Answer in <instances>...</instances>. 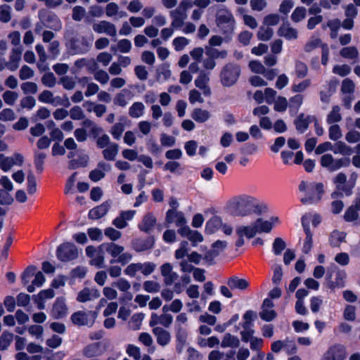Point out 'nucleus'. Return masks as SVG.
I'll return each instance as SVG.
<instances>
[{
	"instance_id": "nucleus-1",
	"label": "nucleus",
	"mask_w": 360,
	"mask_h": 360,
	"mask_svg": "<svg viewBox=\"0 0 360 360\" xmlns=\"http://www.w3.org/2000/svg\"><path fill=\"white\" fill-rule=\"evenodd\" d=\"M299 191L304 192L306 196L300 201L304 205L316 204L321 201L324 194V185L321 182H310L302 181L299 184Z\"/></svg>"
},
{
	"instance_id": "nucleus-2",
	"label": "nucleus",
	"mask_w": 360,
	"mask_h": 360,
	"mask_svg": "<svg viewBox=\"0 0 360 360\" xmlns=\"http://www.w3.org/2000/svg\"><path fill=\"white\" fill-rule=\"evenodd\" d=\"M357 177V174L353 172L351 174L349 181H347V176L345 173H338L333 179V183L335 185L336 191L332 193V198L343 197L342 193L346 196H350L353 193L352 190L355 186Z\"/></svg>"
},
{
	"instance_id": "nucleus-3",
	"label": "nucleus",
	"mask_w": 360,
	"mask_h": 360,
	"mask_svg": "<svg viewBox=\"0 0 360 360\" xmlns=\"http://www.w3.org/2000/svg\"><path fill=\"white\" fill-rule=\"evenodd\" d=\"M216 24L226 41L231 39L235 26L233 14L227 9L221 11L216 15Z\"/></svg>"
},
{
	"instance_id": "nucleus-4",
	"label": "nucleus",
	"mask_w": 360,
	"mask_h": 360,
	"mask_svg": "<svg viewBox=\"0 0 360 360\" xmlns=\"http://www.w3.org/2000/svg\"><path fill=\"white\" fill-rule=\"evenodd\" d=\"M241 73L240 66L234 63H228L224 65L219 78L221 84L224 87H231L235 85Z\"/></svg>"
},
{
	"instance_id": "nucleus-5",
	"label": "nucleus",
	"mask_w": 360,
	"mask_h": 360,
	"mask_svg": "<svg viewBox=\"0 0 360 360\" xmlns=\"http://www.w3.org/2000/svg\"><path fill=\"white\" fill-rule=\"evenodd\" d=\"M255 198L245 196L240 198L231 205V214L235 217H245L252 213Z\"/></svg>"
},
{
	"instance_id": "nucleus-6",
	"label": "nucleus",
	"mask_w": 360,
	"mask_h": 360,
	"mask_svg": "<svg viewBox=\"0 0 360 360\" xmlns=\"http://www.w3.org/2000/svg\"><path fill=\"white\" fill-rule=\"evenodd\" d=\"M92 39L89 41L85 37H72L67 46L73 51V54H84L88 52L92 45Z\"/></svg>"
},
{
	"instance_id": "nucleus-7",
	"label": "nucleus",
	"mask_w": 360,
	"mask_h": 360,
	"mask_svg": "<svg viewBox=\"0 0 360 360\" xmlns=\"http://www.w3.org/2000/svg\"><path fill=\"white\" fill-rule=\"evenodd\" d=\"M97 317V313L93 311H78L71 316L72 323L77 326H92Z\"/></svg>"
},
{
	"instance_id": "nucleus-8",
	"label": "nucleus",
	"mask_w": 360,
	"mask_h": 360,
	"mask_svg": "<svg viewBox=\"0 0 360 360\" xmlns=\"http://www.w3.org/2000/svg\"><path fill=\"white\" fill-rule=\"evenodd\" d=\"M258 230L256 229L255 224L252 226H240L236 229V233L238 237L235 242L236 248H241L245 244L244 237L250 239L255 237Z\"/></svg>"
},
{
	"instance_id": "nucleus-9",
	"label": "nucleus",
	"mask_w": 360,
	"mask_h": 360,
	"mask_svg": "<svg viewBox=\"0 0 360 360\" xmlns=\"http://www.w3.org/2000/svg\"><path fill=\"white\" fill-rule=\"evenodd\" d=\"M155 269V265L151 262L131 264L124 269V273L131 277L135 276L137 271L148 276L153 273Z\"/></svg>"
},
{
	"instance_id": "nucleus-10",
	"label": "nucleus",
	"mask_w": 360,
	"mask_h": 360,
	"mask_svg": "<svg viewBox=\"0 0 360 360\" xmlns=\"http://www.w3.org/2000/svg\"><path fill=\"white\" fill-rule=\"evenodd\" d=\"M346 348L342 345H334L328 348L321 360H345Z\"/></svg>"
},
{
	"instance_id": "nucleus-11",
	"label": "nucleus",
	"mask_w": 360,
	"mask_h": 360,
	"mask_svg": "<svg viewBox=\"0 0 360 360\" xmlns=\"http://www.w3.org/2000/svg\"><path fill=\"white\" fill-rule=\"evenodd\" d=\"M39 18L44 22V25L51 30L58 31L61 29L62 24L60 18L53 12L46 13L41 15L39 12Z\"/></svg>"
},
{
	"instance_id": "nucleus-12",
	"label": "nucleus",
	"mask_w": 360,
	"mask_h": 360,
	"mask_svg": "<svg viewBox=\"0 0 360 360\" xmlns=\"http://www.w3.org/2000/svg\"><path fill=\"white\" fill-rule=\"evenodd\" d=\"M112 201L111 200H108L101 203L99 205L94 207L91 209L88 213V217L92 220H96L104 217L108 212Z\"/></svg>"
},
{
	"instance_id": "nucleus-13",
	"label": "nucleus",
	"mask_w": 360,
	"mask_h": 360,
	"mask_svg": "<svg viewBox=\"0 0 360 360\" xmlns=\"http://www.w3.org/2000/svg\"><path fill=\"white\" fill-rule=\"evenodd\" d=\"M152 331L159 345L166 347L171 342V333L166 329L156 326L153 328Z\"/></svg>"
},
{
	"instance_id": "nucleus-14",
	"label": "nucleus",
	"mask_w": 360,
	"mask_h": 360,
	"mask_svg": "<svg viewBox=\"0 0 360 360\" xmlns=\"http://www.w3.org/2000/svg\"><path fill=\"white\" fill-rule=\"evenodd\" d=\"M86 255L91 258L90 264L98 268H103L104 252L103 249H86Z\"/></svg>"
},
{
	"instance_id": "nucleus-15",
	"label": "nucleus",
	"mask_w": 360,
	"mask_h": 360,
	"mask_svg": "<svg viewBox=\"0 0 360 360\" xmlns=\"http://www.w3.org/2000/svg\"><path fill=\"white\" fill-rule=\"evenodd\" d=\"M68 314V307L63 297H58L55 301L51 312L53 319H60L65 317Z\"/></svg>"
},
{
	"instance_id": "nucleus-16",
	"label": "nucleus",
	"mask_w": 360,
	"mask_h": 360,
	"mask_svg": "<svg viewBox=\"0 0 360 360\" xmlns=\"http://www.w3.org/2000/svg\"><path fill=\"white\" fill-rule=\"evenodd\" d=\"M101 295L99 290L95 288H84L79 292L77 300L79 302H86L98 299Z\"/></svg>"
},
{
	"instance_id": "nucleus-17",
	"label": "nucleus",
	"mask_w": 360,
	"mask_h": 360,
	"mask_svg": "<svg viewBox=\"0 0 360 360\" xmlns=\"http://www.w3.org/2000/svg\"><path fill=\"white\" fill-rule=\"evenodd\" d=\"M156 223L157 219L153 213L148 212L143 216L142 221L139 224L138 227L140 231L149 233L155 228Z\"/></svg>"
},
{
	"instance_id": "nucleus-18",
	"label": "nucleus",
	"mask_w": 360,
	"mask_h": 360,
	"mask_svg": "<svg viewBox=\"0 0 360 360\" xmlns=\"http://www.w3.org/2000/svg\"><path fill=\"white\" fill-rule=\"evenodd\" d=\"M314 120H315V116L307 115L304 117V114L301 112L294 120V124L299 132L304 133L309 128V124Z\"/></svg>"
},
{
	"instance_id": "nucleus-19",
	"label": "nucleus",
	"mask_w": 360,
	"mask_h": 360,
	"mask_svg": "<svg viewBox=\"0 0 360 360\" xmlns=\"http://www.w3.org/2000/svg\"><path fill=\"white\" fill-rule=\"evenodd\" d=\"M175 338H176V352L180 354L184 350L186 345L188 333L184 327H179L175 328Z\"/></svg>"
},
{
	"instance_id": "nucleus-20",
	"label": "nucleus",
	"mask_w": 360,
	"mask_h": 360,
	"mask_svg": "<svg viewBox=\"0 0 360 360\" xmlns=\"http://www.w3.org/2000/svg\"><path fill=\"white\" fill-rule=\"evenodd\" d=\"M112 257L110 263H121L125 264L131 259V255L128 252H123V249H108Z\"/></svg>"
},
{
	"instance_id": "nucleus-21",
	"label": "nucleus",
	"mask_w": 360,
	"mask_h": 360,
	"mask_svg": "<svg viewBox=\"0 0 360 360\" xmlns=\"http://www.w3.org/2000/svg\"><path fill=\"white\" fill-rule=\"evenodd\" d=\"M93 29L97 33L105 32L111 37H115L117 34L115 25L105 20L101 21L98 24H94Z\"/></svg>"
},
{
	"instance_id": "nucleus-22",
	"label": "nucleus",
	"mask_w": 360,
	"mask_h": 360,
	"mask_svg": "<svg viewBox=\"0 0 360 360\" xmlns=\"http://www.w3.org/2000/svg\"><path fill=\"white\" fill-rule=\"evenodd\" d=\"M175 257L178 259L186 257L191 262L198 264L201 259H203V252L201 254H198L196 252L189 253L188 249H177L175 252Z\"/></svg>"
},
{
	"instance_id": "nucleus-23",
	"label": "nucleus",
	"mask_w": 360,
	"mask_h": 360,
	"mask_svg": "<svg viewBox=\"0 0 360 360\" xmlns=\"http://www.w3.org/2000/svg\"><path fill=\"white\" fill-rule=\"evenodd\" d=\"M77 249H57L56 256L63 262L72 261L78 257Z\"/></svg>"
},
{
	"instance_id": "nucleus-24",
	"label": "nucleus",
	"mask_w": 360,
	"mask_h": 360,
	"mask_svg": "<svg viewBox=\"0 0 360 360\" xmlns=\"http://www.w3.org/2000/svg\"><path fill=\"white\" fill-rule=\"evenodd\" d=\"M227 285L231 290H245L249 286V282L245 278H240L233 276L230 277L226 282Z\"/></svg>"
},
{
	"instance_id": "nucleus-25",
	"label": "nucleus",
	"mask_w": 360,
	"mask_h": 360,
	"mask_svg": "<svg viewBox=\"0 0 360 360\" xmlns=\"http://www.w3.org/2000/svg\"><path fill=\"white\" fill-rule=\"evenodd\" d=\"M113 288H117L120 291L124 293V300H131L133 298V295L129 292L131 288L130 283L123 278H120L112 283Z\"/></svg>"
},
{
	"instance_id": "nucleus-26",
	"label": "nucleus",
	"mask_w": 360,
	"mask_h": 360,
	"mask_svg": "<svg viewBox=\"0 0 360 360\" xmlns=\"http://www.w3.org/2000/svg\"><path fill=\"white\" fill-rule=\"evenodd\" d=\"M221 226V217L217 215H214L206 222L205 233L206 234H213L216 233Z\"/></svg>"
},
{
	"instance_id": "nucleus-27",
	"label": "nucleus",
	"mask_w": 360,
	"mask_h": 360,
	"mask_svg": "<svg viewBox=\"0 0 360 360\" xmlns=\"http://www.w3.org/2000/svg\"><path fill=\"white\" fill-rule=\"evenodd\" d=\"M22 50L20 48L13 49L10 56L9 62L7 63L6 67L11 71H15L19 66V62L21 59Z\"/></svg>"
},
{
	"instance_id": "nucleus-28",
	"label": "nucleus",
	"mask_w": 360,
	"mask_h": 360,
	"mask_svg": "<svg viewBox=\"0 0 360 360\" xmlns=\"http://www.w3.org/2000/svg\"><path fill=\"white\" fill-rule=\"evenodd\" d=\"M278 34L281 37H284L286 39H295L297 38V30L289 26L288 24L287 26L285 25H281L278 30Z\"/></svg>"
},
{
	"instance_id": "nucleus-29",
	"label": "nucleus",
	"mask_w": 360,
	"mask_h": 360,
	"mask_svg": "<svg viewBox=\"0 0 360 360\" xmlns=\"http://www.w3.org/2000/svg\"><path fill=\"white\" fill-rule=\"evenodd\" d=\"M346 237V233L343 231H340L338 230L333 231L330 233V243L333 248H338L340 244L345 240Z\"/></svg>"
},
{
	"instance_id": "nucleus-30",
	"label": "nucleus",
	"mask_w": 360,
	"mask_h": 360,
	"mask_svg": "<svg viewBox=\"0 0 360 360\" xmlns=\"http://www.w3.org/2000/svg\"><path fill=\"white\" fill-rule=\"evenodd\" d=\"M257 233H269L273 229V223L264 220L262 218H258L254 222Z\"/></svg>"
},
{
	"instance_id": "nucleus-31",
	"label": "nucleus",
	"mask_w": 360,
	"mask_h": 360,
	"mask_svg": "<svg viewBox=\"0 0 360 360\" xmlns=\"http://www.w3.org/2000/svg\"><path fill=\"white\" fill-rule=\"evenodd\" d=\"M239 339L231 333H226L221 343V346L224 348H236L239 346Z\"/></svg>"
},
{
	"instance_id": "nucleus-32",
	"label": "nucleus",
	"mask_w": 360,
	"mask_h": 360,
	"mask_svg": "<svg viewBox=\"0 0 360 360\" xmlns=\"http://www.w3.org/2000/svg\"><path fill=\"white\" fill-rule=\"evenodd\" d=\"M210 112L207 110L202 108H195L191 114L192 118L199 123H203L210 118Z\"/></svg>"
},
{
	"instance_id": "nucleus-33",
	"label": "nucleus",
	"mask_w": 360,
	"mask_h": 360,
	"mask_svg": "<svg viewBox=\"0 0 360 360\" xmlns=\"http://www.w3.org/2000/svg\"><path fill=\"white\" fill-rule=\"evenodd\" d=\"M89 162V156L87 155H79L78 159H72L69 161L68 168L70 169H76L77 168L85 167Z\"/></svg>"
},
{
	"instance_id": "nucleus-34",
	"label": "nucleus",
	"mask_w": 360,
	"mask_h": 360,
	"mask_svg": "<svg viewBox=\"0 0 360 360\" xmlns=\"http://www.w3.org/2000/svg\"><path fill=\"white\" fill-rule=\"evenodd\" d=\"M218 257H221L220 249H203V259L209 264H212Z\"/></svg>"
},
{
	"instance_id": "nucleus-35",
	"label": "nucleus",
	"mask_w": 360,
	"mask_h": 360,
	"mask_svg": "<svg viewBox=\"0 0 360 360\" xmlns=\"http://www.w3.org/2000/svg\"><path fill=\"white\" fill-rule=\"evenodd\" d=\"M170 16L172 18V26L174 28H179L184 25V20L186 15H182L179 9H175L170 11Z\"/></svg>"
},
{
	"instance_id": "nucleus-36",
	"label": "nucleus",
	"mask_w": 360,
	"mask_h": 360,
	"mask_svg": "<svg viewBox=\"0 0 360 360\" xmlns=\"http://www.w3.org/2000/svg\"><path fill=\"white\" fill-rule=\"evenodd\" d=\"M100 354V345L98 342L90 344L83 349V354L88 358L97 356Z\"/></svg>"
},
{
	"instance_id": "nucleus-37",
	"label": "nucleus",
	"mask_w": 360,
	"mask_h": 360,
	"mask_svg": "<svg viewBox=\"0 0 360 360\" xmlns=\"http://www.w3.org/2000/svg\"><path fill=\"white\" fill-rule=\"evenodd\" d=\"M46 281L44 275L41 272L38 271L35 274L34 279L32 281V284L27 285V290L29 292H32L35 290V287L39 288L42 286Z\"/></svg>"
},
{
	"instance_id": "nucleus-38",
	"label": "nucleus",
	"mask_w": 360,
	"mask_h": 360,
	"mask_svg": "<svg viewBox=\"0 0 360 360\" xmlns=\"http://www.w3.org/2000/svg\"><path fill=\"white\" fill-rule=\"evenodd\" d=\"M144 105L141 102H134L129 109V115L134 118H138L143 115Z\"/></svg>"
},
{
	"instance_id": "nucleus-39",
	"label": "nucleus",
	"mask_w": 360,
	"mask_h": 360,
	"mask_svg": "<svg viewBox=\"0 0 360 360\" xmlns=\"http://www.w3.org/2000/svg\"><path fill=\"white\" fill-rule=\"evenodd\" d=\"M13 340V334L8 331L4 332L0 336V350L4 351L8 349Z\"/></svg>"
},
{
	"instance_id": "nucleus-40",
	"label": "nucleus",
	"mask_w": 360,
	"mask_h": 360,
	"mask_svg": "<svg viewBox=\"0 0 360 360\" xmlns=\"http://www.w3.org/2000/svg\"><path fill=\"white\" fill-rule=\"evenodd\" d=\"M46 155L44 153H37L34 156V164L37 174H41L44 171V160Z\"/></svg>"
},
{
	"instance_id": "nucleus-41",
	"label": "nucleus",
	"mask_w": 360,
	"mask_h": 360,
	"mask_svg": "<svg viewBox=\"0 0 360 360\" xmlns=\"http://www.w3.org/2000/svg\"><path fill=\"white\" fill-rule=\"evenodd\" d=\"M302 225L303 226V229H304V231L306 235L302 248H312V245H313L312 236H313V235L310 231L309 225L308 224L305 223V221L304 220V217L302 218Z\"/></svg>"
},
{
	"instance_id": "nucleus-42",
	"label": "nucleus",
	"mask_w": 360,
	"mask_h": 360,
	"mask_svg": "<svg viewBox=\"0 0 360 360\" xmlns=\"http://www.w3.org/2000/svg\"><path fill=\"white\" fill-rule=\"evenodd\" d=\"M117 152L118 145L115 143H113L110 146V147L103 150V155L105 160L112 161L115 160Z\"/></svg>"
},
{
	"instance_id": "nucleus-43",
	"label": "nucleus",
	"mask_w": 360,
	"mask_h": 360,
	"mask_svg": "<svg viewBox=\"0 0 360 360\" xmlns=\"http://www.w3.org/2000/svg\"><path fill=\"white\" fill-rule=\"evenodd\" d=\"M340 108L338 105H334L332 110L329 112L327 116V122L328 124H333L341 121L342 116L340 113Z\"/></svg>"
},
{
	"instance_id": "nucleus-44",
	"label": "nucleus",
	"mask_w": 360,
	"mask_h": 360,
	"mask_svg": "<svg viewBox=\"0 0 360 360\" xmlns=\"http://www.w3.org/2000/svg\"><path fill=\"white\" fill-rule=\"evenodd\" d=\"M340 55L345 58L354 59L359 56L358 50L354 46L344 47L340 51Z\"/></svg>"
},
{
	"instance_id": "nucleus-45",
	"label": "nucleus",
	"mask_w": 360,
	"mask_h": 360,
	"mask_svg": "<svg viewBox=\"0 0 360 360\" xmlns=\"http://www.w3.org/2000/svg\"><path fill=\"white\" fill-rule=\"evenodd\" d=\"M295 73L297 78H304L308 74L307 65L302 61H295Z\"/></svg>"
},
{
	"instance_id": "nucleus-46",
	"label": "nucleus",
	"mask_w": 360,
	"mask_h": 360,
	"mask_svg": "<svg viewBox=\"0 0 360 360\" xmlns=\"http://www.w3.org/2000/svg\"><path fill=\"white\" fill-rule=\"evenodd\" d=\"M335 154L340 153L342 155H350L352 149L345 143L339 141L335 143V148L333 150Z\"/></svg>"
},
{
	"instance_id": "nucleus-47",
	"label": "nucleus",
	"mask_w": 360,
	"mask_h": 360,
	"mask_svg": "<svg viewBox=\"0 0 360 360\" xmlns=\"http://www.w3.org/2000/svg\"><path fill=\"white\" fill-rule=\"evenodd\" d=\"M351 160L349 158H342L337 160H333V165L330 168V172H334L340 169L342 167H347L349 166Z\"/></svg>"
},
{
	"instance_id": "nucleus-48",
	"label": "nucleus",
	"mask_w": 360,
	"mask_h": 360,
	"mask_svg": "<svg viewBox=\"0 0 360 360\" xmlns=\"http://www.w3.org/2000/svg\"><path fill=\"white\" fill-rule=\"evenodd\" d=\"M14 165V159L5 157L4 154H0V168L4 172H8Z\"/></svg>"
},
{
	"instance_id": "nucleus-49",
	"label": "nucleus",
	"mask_w": 360,
	"mask_h": 360,
	"mask_svg": "<svg viewBox=\"0 0 360 360\" xmlns=\"http://www.w3.org/2000/svg\"><path fill=\"white\" fill-rule=\"evenodd\" d=\"M274 34V31L271 28H264L261 27L257 34V39L261 41L269 40Z\"/></svg>"
},
{
	"instance_id": "nucleus-50",
	"label": "nucleus",
	"mask_w": 360,
	"mask_h": 360,
	"mask_svg": "<svg viewBox=\"0 0 360 360\" xmlns=\"http://www.w3.org/2000/svg\"><path fill=\"white\" fill-rule=\"evenodd\" d=\"M27 193L30 195H32V194L35 193L37 191V181H36V177H35L34 174L32 172H30L27 174Z\"/></svg>"
},
{
	"instance_id": "nucleus-51",
	"label": "nucleus",
	"mask_w": 360,
	"mask_h": 360,
	"mask_svg": "<svg viewBox=\"0 0 360 360\" xmlns=\"http://www.w3.org/2000/svg\"><path fill=\"white\" fill-rule=\"evenodd\" d=\"M143 288L148 292L155 293L160 291L161 285L155 281H146L143 283Z\"/></svg>"
},
{
	"instance_id": "nucleus-52",
	"label": "nucleus",
	"mask_w": 360,
	"mask_h": 360,
	"mask_svg": "<svg viewBox=\"0 0 360 360\" xmlns=\"http://www.w3.org/2000/svg\"><path fill=\"white\" fill-rule=\"evenodd\" d=\"M327 25L330 29V37L335 39L338 37V32L341 26L340 20L338 18L328 20Z\"/></svg>"
},
{
	"instance_id": "nucleus-53",
	"label": "nucleus",
	"mask_w": 360,
	"mask_h": 360,
	"mask_svg": "<svg viewBox=\"0 0 360 360\" xmlns=\"http://www.w3.org/2000/svg\"><path fill=\"white\" fill-rule=\"evenodd\" d=\"M359 217L358 211L355 207L351 205L345 211L344 214V219L347 222L356 221Z\"/></svg>"
},
{
	"instance_id": "nucleus-54",
	"label": "nucleus",
	"mask_w": 360,
	"mask_h": 360,
	"mask_svg": "<svg viewBox=\"0 0 360 360\" xmlns=\"http://www.w3.org/2000/svg\"><path fill=\"white\" fill-rule=\"evenodd\" d=\"M198 344L202 347H214V346L219 344V340L214 336L210 337L208 338H200L198 339Z\"/></svg>"
},
{
	"instance_id": "nucleus-55",
	"label": "nucleus",
	"mask_w": 360,
	"mask_h": 360,
	"mask_svg": "<svg viewBox=\"0 0 360 360\" xmlns=\"http://www.w3.org/2000/svg\"><path fill=\"white\" fill-rule=\"evenodd\" d=\"M306 16V9L304 7H297L291 15V19L295 22H298Z\"/></svg>"
},
{
	"instance_id": "nucleus-56",
	"label": "nucleus",
	"mask_w": 360,
	"mask_h": 360,
	"mask_svg": "<svg viewBox=\"0 0 360 360\" xmlns=\"http://www.w3.org/2000/svg\"><path fill=\"white\" fill-rule=\"evenodd\" d=\"M323 44L320 38H316L307 41L304 46V50L307 53H310L319 46L321 48V45Z\"/></svg>"
},
{
	"instance_id": "nucleus-57",
	"label": "nucleus",
	"mask_w": 360,
	"mask_h": 360,
	"mask_svg": "<svg viewBox=\"0 0 360 360\" xmlns=\"http://www.w3.org/2000/svg\"><path fill=\"white\" fill-rule=\"evenodd\" d=\"M210 78L208 75L203 71H201L198 77L195 80V85L199 89H203L206 87Z\"/></svg>"
},
{
	"instance_id": "nucleus-58",
	"label": "nucleus",
	"mask_w": 360,
	"mask_h": 360,
	"mask_svg": "<svg viewBox=\"0 0 360 360\" xmlns=\"http://www.w3.org/2000/svg\"><path fill=\"white\" fill-rule=\"evenodd\" d=\"M355 89V84L354 82L349 79L346 78L342 81L341 91L343 94H353Z\"/></svg>"
},
{
	"instance_id": "nucleus-59",
	"label": "nucleus",
	"mask_w": 360,
	"mask_h": 360,
	"mask_svg": "<svg viewBox=\"0 0 360 360\" xmlns=\"http://www.w3.org/2000/svg\"><path fill=\"white\" fill-rule=\"evenodd\" d=\"M155 239L153 236H149L144 240H136L134 245H139V248H153Z\"/></svg>"
},
{
	"instance_id": "nucleus-60",
	"label": "nucleus",
	"mask_w": 360,
	"mask_h": 360,
	"mask_svg": "<svg viewBox=\"0 0 360 360\" xmlns=\"http://www.w3.org/2000/svg\"><path fill=\"white\" fill-rule=\"evenodd\" d=\"M288 108V101L286 98L283 96H278L277 101L274 103V110L276 112H282L286 110Z\"/></svg>"
},
{
	"instance_id": "nucleus-61",
	"label": "nucleus",
	"mask_w": 360,
	"mask_h": 360,
	"mask_svg": "<svg viewBox=\"0 0 360 360\" xmlns=\"http://www.w3.org/2000/svg\"><path fill=\"white\" fill-rule=\"evenodd\" d=\"M56 77L53 72H49L45 73L41 77V82L48 87H53L56 84Z\"/></svg>"
},
{
	"instance_id": "nucleus-62",
	"label": "nucleus",
	"mask_w": 360,
	"mask_h": 360,
	"mask_svg": "<svg viewBox=\"0 0 360 360\" xmlns=\"http://www.w3.org/2000/svg\"><path fill=\"white\" fill-rule=\"evenodd\" d=\"M198 148V143L196 141L194 140H190L185 143L184 148L186 150V154L190 156L193 157L196 153V150Z\"/></svg>"
},
{
	"instance_id": "nucleus-63",
	"label": "nucleus",
	"mask_w": 360,
	"mask_h": 360,
	"mask_svg": "<svg viewBox=\"0 0 360 360\" xmlns=\"http://www.w3.org/2000/svg\"><path fill=\"white\" fill-rule=\"evenodd\" d=\"M276 316V313L274 309L262 308L259 312L260 318L265 321H272Z\"/></svg>"
},
{
	"instance_id": "nucleus-64",
	"label": "nucleus",
	"mask_w": 360,
	"mask_h": 360,
	"mask_svg": "<svg viewBox=\"0 0 360 360\" xmlns=\"http://www.w3.org/2000/svg\"><path fill=\"white\" fill-rule=\"evenodd\" d=\"M2 96L4 102L7 105H13L18 98V94L15 91L8 90L3 94Z\"/></svg>"
}]
</instances>
